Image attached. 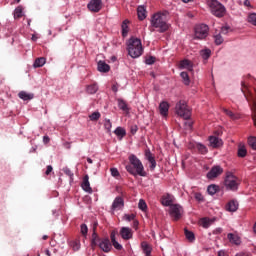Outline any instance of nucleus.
I'll list each match as a JSON object with an SVG mask.
<instances>
[{"label":"nucleus","instance_id":"obj_17","mask_svg":"<svg viewBox=\"0 0 256 256\" xmlns=\"http://www.w3.org/2000/svg\"><path fill=\"white\" fill-rule=\"evenodd\" d=\"M81 187L84 191H86V193H93V189L91 188V184L89 183V175H85L83 177Z\"/></svg>","mask_w":256,"mask_h":256},{"label":"nucleus","instance_id":"obj_10","mask_svg":"<svg viewBox=\"0 0 256 256\" xmlns=\"http://www.w3.org/2000/svg\"><path fill=\"white\" fill-rule=\"evenodd\" d=\"M169 213L174 221H179L183 215V207H181L179 204H173L170 207Z\"/></svg>","mask_w":256,"mask_h":256},{"label":"nucleus","instance_id":"obj_19","mask_svg":"<svg viewBox=\"0 0 256 256\" xmlns=\"http://www.w3.org/2000/svg\"><path fill=\"white\" fill-rule=\"evenodd\" d=\"M159 111L162 117H167L169 115V103L166 101L161 102L159 104Z\"/></svg>","mask_w":256,"mask_h":256},{"label":"nucleus","instance_id":"obj_4","mask_svg":"<svg viewBox=\"0 0 256 256\" xmlns=\"http://www.w3.org/2000/svg\"><path fill=\"white\" fill-rule=\"evenodd\" d=\"M241 91L246 97V100L248 103H251L252 105V111L254 112L253 115V122L256 127V90L254 89V94L251 92V89L249 86L245 85V82H241Z\"/></svg>","mask_w":256,"mask_h":256},{"label":"nucleus","instance_id":"obj_12","mask_svg":"<svg viewBox=\"0 0 256 256\" xmlns=\"http://www.w3.org/2000/svg\"><path fill=\"white\" fill-rule=\"evenodd\" d=\"M125 207V201L123 200V197H116L112 203V211H121Z\"/></svg>","mask_w":256,"mask_h":256},{"label":"nucleus","instance_id":"obj_61","mask_svg":"<svg viewBox=\"0 0 256 256\" xmlns=\"http://www.w3.org/2000/svg\"><path fill=\"white\" fill-rule=\"evenodd\" d=\"M137 130H138L137 126L132 127L131 128V134L135 135V133H137Z\"/></svg>","mask_w":256,"mask_h":256},{"label":"nucleus","instance_id":"obj_16","mask_svg":"<svg viewBox=\"0 0 256 256\" xmlns=\"http://www.w3.org/2000/svg\"><path fill=\"white\" fill-rule=\"evenodd\" d=\"M210 146L214 149L221 147L223 145V140L219 139L217 136H210L209 137Z\"/></svg>","mask_w":256,"mask_h":256},{"label":"nucleus","instance_id":"obj_37","mask_svg":"<svg viewBox=\"0 0 256 256\" xmlns=\"http://www.w3.org/2000/svg\"><path fill=\"white\" fill-rule=\"evenodd\" d=\"M196 149H198L199 153H201V155H206L207 153V146L203 145V144H197L196 145Z\"/></svg>","mask_w":256,"mask_h":256},{"label":"nucleus","instance_id":"obj_39","mask_svg":"<svg viewBox=\"0 0 256 256\" xmlns=\"http://www.w3.org/2000/svg\"><path fill=\"white\" fill-rule=\"evenodd\" d=\"M90 121H99L101 119V113L99 112H94L91 115H89Z\"/></svg>","mask_w":256,"mask_h":256},{"label":"nucleus","instance_id":"obj_35","mask_svg":"<svg viewBox=\"0 0 256 256\" xmlns=\"http://www.w3.org/2000/svg\"><path fill=\"white\" fill-rule=\"evenodd\" d=\"M185 237L188 241H195V234L192 231L184 229Z\"/></svg>","mask_w":256,"mask_h":256},{"label":"nucleus","instance_id":"obj_45","mask_svg":"<svg viewBox=\"0 0 256 256\" xmlns=\"http://www.w3.org/2000/svg\"><path fill=\"white\" fill-rule=\"evenodd\" d=\"M211 226V220L204 218L202 219V227H204V229H208V227Z\"/></svg>","mask_w":256,"mask_h":256},{"label":"nucleus","instance_id":"obj_40","mask_svg":"<svg viewBox=\"0 0 256 256\" xmlns=\"http://www.w3.org/2000/svg\"><path fill=\"white\" fill-rule=\"evenodd\" d=\"M248 23L256 27V13H251L248 15Z\"/></svg>","mask_w":256,"mask_h":256},{"label":"nucleus","instance_id":"obj_57","mask_svg":"<svg viewBox=\"0 0 256 256\" xmlns=\"http://www.w3.org/2000/svg\"><path fill=\"white\" fill-rule=\"evenodd\" d=\"M194 197L196 201H203V195L201 193H196Z\"/></svg>","mask_w":256,"mask_h":256},{"label":"nucleus","instance_id":"obj_22","mask_svg":"<svg viewBox=\"0 0 256 256\" xmlns=\"http://www.w3.org/2000/svg\"><path fill=\"white\" fill-rule=\"evenodd\" d=\"M237 209H239V203L235 200L228 202L226 205V211L235 213V211H237Z\"/></svg>","mask_w":256,"mask_h":256},{"label":"nucleus","instance_id":"obj_29","mask_svg":"<svg viewBox=\"0 0 256 256\" xmlns=\"http://www.w3.org/2000/svg\"><path fill=\"white\" fill-rule=\"evenodd\" d=\"M122 36L127 37V34L129 33V20H124L122 22Z\"/></svg>","mask_w":256,"mask_h":256},{"label":"nucleus","instance_id":"obj_44","mask_svg":"<svg viewBox=\"0 0 256 256\" xmlns=\"http://www.w3.org/2000/svg\"><path fill=\"white\" fill-rule=\"evenodd\" d=\"M214 42L216 45H221L223 43V36H221V34L215 35Z\"/></svg>","mask_w":256,"mask_h":256},{"label":"nucleus","instance_id":"obj_32","mask_svg":"<svg viewBox=\"0 0 256 256\" xmlns=\"http://www.w3.org/2000/svg\"><path fill=\"white\" fill-rule=\"evenodd\" d=\"M23 17V6H18L14 10V19H21Z\"/></svg>","mask_w":256,"mask_h":256},{"label":"nucleus","instance_id":"obj_46","mask_svg":"<svg viewBox=\"0 0 256 256\" xmlns=\"http://www.w3.org/2000/svg\"><path fill=\"white\" fill-rule=\"evenodd\" d=\"M80 231H81L82 235L85 237L89 231V228H87V224H82L80 226Z\"/></svg>","mask_w":256,"mask_h":256},{"label":"nucleus","instance_id":"obj_9","mask_svg":"<svg viewBox=\"0 0 256 256\" xmlns=\"http://www.w3.org/2000/svg\"><path fill=\"white\" fill-rule=\"evenodd\" d=\"M209 35V26L200 24L195 27V39H205Z\"/></svg>","mask_w":256,"mask_h":256},{"label":"nucleus","instance_id":"obj_20","mask_svg":"<svg viewBox=\"0 0 256 256\" xmlns=\"http://www.w3.org/2000/svg\"><path fill=\"white\" fill-rule=\"evenodd\" d=\"M98 71L100 73H109L111 71V66L109 64H106L105 61H99L98 62Z\"/></svg>","mask_w":256,"mask_h":256},{"label":"nucleus","instance_id":"obj_36","mask_svg":"<svg viewBox=\"0 0 256 256\" xmlns=\"http://www.w3.org/2000/svg\"><path fill=\"white\" fill-rule=\"evenodd\" d=\"M180 77L183 79L184 84L189 85L191 80L189 79V73L181 72Z\"/></svg>","mask_w":256,"mask_h":256},{"label":"nucleus","instance_id":"obj_6","mask_svg":"<svg viewBox=\"0 0 256 256\" xmlns=\"http://www.w3.org/2000/svg\"><path fill=\"white\" fill-rule=\"evenodd\" d=\"M207 5L215 17L221 19V17H225V13H227V9L221 2L218 0H207Z\"/></svg>","mask_w":256,"mask_h":256},{"label":"nucleus","instance_id":"obj_34","mask_svg":"<svg viewBox=\"0 0 256 256\" xmlns=\"http://www.w3.org/2000/svg\"><path fill=\"white\" fill-rule=\"evenodd\" d=\"M217 191H219V186H217L215 184H211L207 188V192L209 193V195H215V193H217Z\"/></svg>","mask_w":256,"mask_h":256},{"label":"nucleus","instance_id":"obj_24","mask_svg":"<svg viewBox=\"0 0 256 256\" xmlns=\"http://www.w3.org/2000/svg\"><path fill=\"white\" fill-rule=\"evenodd\" d=\"M227 237L230 243H233L234 245H241V238H239V236L229 233Z\"/></svg>","mask_w":256,"mask_h":256},{"label":"nucleus","instance_id":"obj_26","mask_svg":"<svg viewBox=\"0 0 256 256\" xmlns=\"http://www.w3.org/2000/svg\"><path fill=\"white\" fill-rule=\"evenodd\" d=\"M141 248H142L145 256H151V251H153V249L151 248V246L149 244H147V242H142Z\"/></svg>","mask_w":256,"mask_h":256},{"label":"nucleus","instance_id":"obj_23","mask_svg":"<svg viewBox=\"0 0 256 256\" xmlns=\"http://www.w3.org/2000/svg\"><path fill=\"white\" fill-rule=\"evenodd\" d=\"M137 15L140 21L147 19V10H145V7L139 6L137 9Z\"/></svg>","mask_w":256,"mask_h":256},{"label":"nucleus","instance_id":"obj_3","mask_svg":"<svg viewBox=\"0 0 256 256\" xmlns=\"http://www.w3.org/2000/svg\"><path fill=\"white\" fill-rule=\"evenodd\" d=\"M91 245L92 248L99 247L104 253H111L113 249L111 240H109V238H100L97 233L92 234Z\"/></svg>","mask_w":256,"mask_h":256},{"label":"nucleus","instance_id":"obj_8","mask_svg":"<svg viewBox=\"0 0 256 256\" xmlns=\"http://www.w3.org/2000/svg\"><path fill=\"white\" fill-rule=\"evenodd\" d=\"M175 111L178 117H182V119H191V108H189L185 100H180L176 104Z\"/></svg>","mask_w":256,"mask_h":256},{"label":"nucleus","instance_id":"obj_52","mask_svg":"<svg viewBox=\"0 0 256 256\" xmlns=\"http://www.w3.org/2000/svg\"><path fill=\"white\" fill-rule=\"evenodd\" d=\"M117 232L116 231H112L110 233V240H111V243H113L114 241H117Z\"/></svg>","mask_w":256,"mask_h":256},{"label":"nucleus","instance_id":"obj_48","mask_svg":"<svg viewBox=\"0 0 256 256\" xmlns=\"http://www.w3.org/2000/svg\"><path fill=\"white\" fill-rule=\"evenodd\" d=\"M224 113L230 117V119H237V115L230 110L224 109Z\"/></svg>","mask_w":256,"mask_h":256},{"label":"nucleus","instance_id":"obj_30","mask_svg":"<svg viewBox=\"0 0 256 256\" xmlns=\"http://www.w3.org/2000/svg\"><path fill=\"white\" fill-rule=\"evenodd\" d=\"M86 91L90 95H95V93L99 91V87L97 86V84L88 85Z\"/></svg>","mask_w":256,"mask_h":256},{"label":"nucleus","instance_id":"obj_1","mask_svg":"<svg viewBox=\"0 0 256 256\" xmlns=\"http://www.w3.org/2000/svg\"><path fill=\"white\" fill-rule=\"evenodd\" d=\"M129 164L125 166V169L130 175H133L134 177H137L139 175L140 177H147V172H145V167L143 166V162L139 160L135 156V154H131L128 157Z\"/></svg>","mask_w":256,"mask_h":256},{"label":"nucleus","instance_id":"obj_47","mask_svg":"<svg viewBox=\"0 0 256 256\" xmlns=\"http://www.w3.org/2000/svg\"><path fill=\"white\" fill-rule=\"evenodd\" d=\"M114 246V249H116L117 251H122L123 250V245L119 244V242L117 240H115L114 242H111Z\"/></svg>","mask_w":256,"mask_h":256},{"label":"nucleus","instance_id":"obj_56","mask_svg":"<svg viewBox=\"0 0 256 256\" xmlns=\"http://www.w3.org/2000/svg\"><path fill=\"white\" fill-rule=\"evenodd\" d=\"M52 172H53V166L48 165L45 171V175H51Z\"/></svg>","mask_w":256,"mask_h":256},{"label":"nucleus","instance_id":"obj_7","mask_svg":"<svg viewBox=\"0 0 256 256\" xmlns=\"http://www.w3.org/2000/svg\"><path fill=\"white\" fill-rule=\"evenodd\" d=\"M224 185L228 191H237L239 185H241V180L231 172H228L224 180Z\"/></svg>","mask_w":256,"mask_h":256},{"label":"nucleus","instance_id":"obj_60","mask_svg":"<svg viewBox=\"0 0 256 256\" xmlns=\"http://www.w3.org/2000/svg\"><path fill=\"white\" fill-rule=\"evenodd\" d=\"M243 5H244L245 7H251V2H250L249 0H244V1H243Z\"/></svg>","mask_w":256,"mask_h":256},{"label":"nucleus","instance_id":"obj_53","mask_svg":"<svg viewBox=\"0 0 256 256\" xmlns=\"http://www.w3.org/2000/svg\"><path fill=\"white\" fill-rule=\"evenodd\" d=\"M110 171L112 177H119V170H117V168H111Z\"/></svg>","mask_w":256,"mask_h":256},{"label":"nucleus","instance_id":"obj_31","mask_svg":"<svg viewBox=\"0 0 256 256\" xmlns=\"http://www.w3.org/2000/svg\"><path fill=\"white\" fill-rule=\"evenodd\" d=\"M46 63V59L45 57H40V58H37L33 64V66L35 68H39V67H43V65H45Z\"/></svg>","mask_w":256,"mask_h":256},{"label":"nucleus","instance_id":"obj_49","mask_svg":"<svg viewBox=\"0 0 256 256\" xmlns=\"http://www.w3.org/2000/svg\"><path fill=\"white\" fill-rule=\"evenodd\" d=\"M184 125H185L186 129H192L193 121H191V118L185 119Z\"/></svg>","mask_w":256,"mask_h":256},{"label":"nucleus","instance_id":"obj_2","mask_svg":"<svg viewBox=\"0 0 256 256\" xmlns=\"http://www.w3.org/2000/svg\"><path fill=\"white\" fill-rule=\"evenodd\" d=\"M168 17V11L157 12L151 17L150 23L158 33H165V31H169Z\"/></svg>","mask_w":256,"mask_h":256},{"label":"nucleus","instance_id":"obj_43","mask_svg":"<svg viewBox=\"0 0 256 256\" xmlns=\"http://www.w3.org/2000/svg\"><path fill=\"white\" fill-rule=\"evenodd\" d=\"M249 146L256 151V137L248 138Z\"/></svg>","mask_w":256,"mask_h":256},{"label":"nucleus","instance_id":"obj_13","mask_svg":"<svg viewBox=\"0 0 256 256\" xmlns=\"http://www.w3.org/2000/svg\"><path fill=\"white\" fill-rule=\"evenodd\" d=\"M120 236L124 241H129V239H133V229L129 227H122L120 229Z\"/></svg>","mask_w":256,"mask_h":256},{"label":"nucleus","instance_id":"obj_25","mask_svg":"<svg viewBox=\"0 0 256 256\" xmlns=\"http://www.w3.org/2000/svg\"><path fill=\"white\" fill-rule=\"evenodd\" d=\"M180 69H187L188 71H193V64L189 60H182L180 62Z\"/></svg>","mask_w":256,"mask_h":256},{"label":"nucleus","instance_id":"obj_58","mask_svg":"<svg viewBox=\"0 0 256 256\" xmlns=\"http://www.w3.org/2000/svg\"><path fill=\"white\" fill-rule=\"evenodd\" d=\"M221 233H223V229L222 228H216L213 231V235H221Z\"/></svg>","mask_w":256,"mask_h":256},{"label":"nucleus","instance_id":"obj_59","mask_svg":"<svg viewBox=\"0 0 256 256\" xmlns=\"http://www.w3.org/2000/svg\"><path fill=\"white\" fill-rule=\"evenodd\" d=\"M127 221H133L135 219V214L126 215Z\"/></svg>","mask_w":256,"mask_h":256},{"label":"nucleus","instance_id":"obj_21","mask_svg":"<svg viewBox=\"0 0 256 256\" xmlns=\"http://www.w3.org/2000/svg\"><path fill=\"white\" fill-rule=\"evenodd\" d=\"M19 99H22V101H31V99H34L35 95L33 93H27L25 91H20L18 93Z\"/></svg>","mask_w":256,"mask_h":256},{"label":"nucleus","instance_id":"obj_5","mask_svg":"<svg viewBox=\"0 0 256 256\" xmlns=\"http://www.w3.org/2000/svg\"><path fill=\"white\" fill-rule=\"evenodd\" d=\"M128 53L133 59L141 57L143 55V45L141 44V39L130 38L128 44Z\"/></svg>","mask_w":256,"mask_h":256},{"label":"nucleus","instance_id":"obj_63","mask_svg":"<svg viewBox=\"0 0 256 256\" xmlns=\"http://www.w3.org/2000/svg\"><path fill=\"white\" fill-rule=\"evenodd\" d=\"M218 256H229L225 251H219Z\"/></svg>","mask_w":256,"mask_h":256},{"label":"nucleus","instance_id":"obj_50","mask_svg":"<svg viewBox=\"0 0 256 256\" xmlns=\"http://www.w3.org/2000/svg\"><path fill=\"white\" fill-rule=\"evenodd\" d=\"M156 58L153 56H149L148 58H146V65H153V63H155Z\"/></svg>","mask_w":256,"mask_h":256},{"label":"nucleus","instance_id":"obj_62","mask_svg":"<svg viewBox=\"0 0 256 256\" xmlns=\"http://www.w3.org/2000/svg\"><path fill=\"white\" fill-rule=\"evenodd\" d=\"M98 225L99 224L97 222H94V224H93V233H97V226Z\"/></svg>","mask_w":256,"mask_h":256},{"label":"nucleus","instance_id":"obj_15","mask_svg":"<svg viewBox=\"0 0 256 256\" xmlns=\"http://www.w3.org/2000/svg\"><path fill=\"white\" fill-rule=\"evenodd\" d=\"M145 157L147 161L151 164L150 165L151 171H154L155 167H157V161H155V156L153 155V153H151V150L145 151Z\"/></svg>","mask_w":256,"mask_h":256},{"label":"nucleus","instance_id":"obj_64","mask_svg":"<svg viewBox=\"0 0 256 256\" xmlns=\"http://www.w3.org/2000/svg\"><path fill=\"white\" fill-rule=\"evenodd\" d=\"M43 141H44V143H49V141H50L49 136H44Z\"/></svg>","mask_w":256,"mask_h":256},{"label":"nucleus","instance_id":"obj_51","mask_svg":"<svg viewBox=\"0 0 256 256\" xmlns=\"http://www.w3.org/2000/svg\"><path fill=\"white\" fill-rule=\"evenodd\" d=\"M63 172L65 173V175H67L68 177H70V179H73V172L71 171V169L69 168H64Z\"/></svg>","mask_w":256,"mask_h":256},{"label":"nucleus","instance_id":"obj_18","mask_svg":"<svg viewBox=\"0 0 256 256\" xmlns=\"http://www.w3.org/2000/svg\"><path fill=\"white\" fill-rule=\"evenodd\" d=\"M161 203H162V205H164V207L173 206V195H171V194L163 195L161 198Z\"/></svg>","mask_w":256,"mask_h":256},{"label":"nucleus","instance_id":"obj_28","mask_svg":"<svg viewBox=\"0 0 256 256\" xmlns=\"http://www.w3.org/2000/svg\"><path fill=\"white\" fill-rule=\"evenodd\" d=\"M118 107L121 109V111H125L126 113L129 112V106L123 99H118Z\"/></svg>","mask_w":256,"mask_h":256},{"label":"nucleus","instance_id":"obj_11","mask_svg":"<svg viewBox=\"0 0 256 256\" xmlns=\"http://www.w3.org/2000/svg\"><path fill=\"white\" fill-rule=\"evenodd\" d=\"M87 8L92 13H99L101 11V9L103 8V2L101 0H91L88 3Z\"/></svg>","mask_w":256,"mask_h":256},{"label":"nucleus","instance_id":"obj_54","mask_svg":"<svg viewBox=\"0 0 256 256\" xmlns=\"http://www.w3.org/2000/svg\"><path fill=\"white\" fill-rule=\"evenodd\" d=\"M230 30H231L230 27L224 26V27L221 28V34L222 35H227V33H229Z\"/></svg>","mask_w":256,"mask_h":256},{"label":"nucleus","instance_id":"obj_38","mask_svg":"<svg viewBox=\"0 0 256 256\" xmlns=\"http://www.w3.org/2000/svg\"><path fill=\"white\" fill-rule=\"evenodd\" d=\"M200 55H201L202 58L207 60V59H209L211 57V50H209V49L202 50L200 52Z\"/></svg>","mask_w":256,"mask_h":256},{"label":"nucleus","instance_id":"obj_41","mask_svg":"<svg viewBox=\"0 0 256 256\" xmlns=\"http://www.w3.org/2000/svg\"><path fill=\"white\" fill-rule=\"evenodd\" d=\"M104 127H105V129L107 130L108 133H111V127H113V124L111 123L110 119H105Z\"/></svg>","mask_w":256,"mask_h":256},{"label":"nucleus","instance_id":"obj_42","mask_svg":"<svg viewBox=\"0 0 256 256\" xmlns=\"http://www.w3.org/2000/svg\"><path fill=\"white\" fill-rule=\"evenodd\" d=\"M138 207L141 211H147V203L145 202V200L140 199L138 203Z\"/></svg>","mask_w":256,"mask_h":256},{"label":"nucleus","instance_id":"obj_27","mask_svg":"<svg viewBox=\"0 0 256 256\" xmlns=\"http://www.w3.org/2000/svg\"><path fill=\"white\" fill-rule=\"evenodd\" d=\"M114 133L116 134V136L119 138V139H123V137H125V135H127V131H125V129L123 127H117L115 130H114Z\"/></svg>","mask_w":256,"mask_h":256},{"label":"nucleus","instance_id":"obj_55","mask_svg":"<svg viewBox=\"0 0 256 256\" xmlns=\"http://www.w3.org/2000/svg\"><path fill=\"white\" fill-rule=\"evenodd\" d=\"M72 248L74 251H79V249H81V246L78 242H73L72 243Z\"/></svg>","mask_w":256,"mask_h":256},{"label":"nucleus","instance_id":"obj_33","mask_svg":"<svg viewBox=\"0 0 256 256\" xmlns=\"http://www.w3.org/2000/svg\"><path fill=\"white\" fill-rule=\"evenodd\" d=\"M238 157H247V148H245V145H239L238 146Z\"/></svg>","mask_w":256,"mask_h":256},{"label":"nucleus","instance_id":"obj_14","mask_svg":"<svg viewBox=\"0 0 256 256\" xmlns=\"http://www.w3.org/2000/svg\"><path fill=\"white\" fill-rule=\"evenodd\" d=\"M223 173L221 166H213L211 170L207 173L208 179H215Z\"/></svg>","mask_w":256,"mask_h":256}]
</instances>
